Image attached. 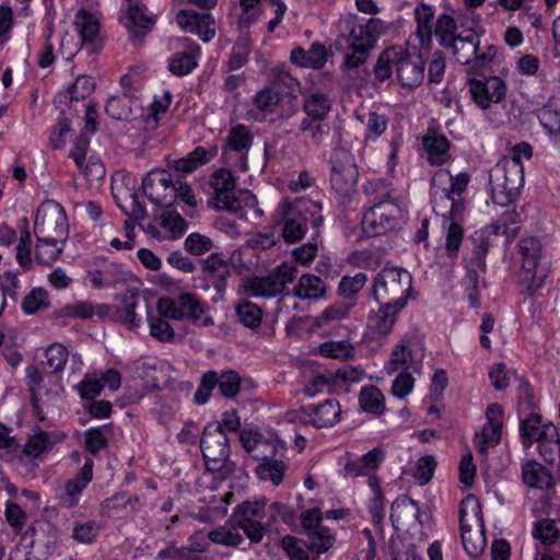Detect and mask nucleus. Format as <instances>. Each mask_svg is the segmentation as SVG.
<instances>
[{
  "label": "nucleus",
  "mask_w": 560,
  "mask_h": 560,
  "mask_svg": "<svg viewBox=\"0 0 560 560\" xmlns=\"http://www.w3.org/2000/svg\"><path fill=\"white\" fill-rule=\"evenodd\" d=\"M296 520L293 506L280 501L270 502L265 495L237 503L231 514V522H235L250 544H260L270 530L277 528L279 521L296 530Z\"/></svg>",
  "instance_id": "1"
},
{
  "label": "nucleus",
  "mask_w": 560,
  "mask_h": 560,
  "mask_svg": "<svg viewBox=\"0 0 560 560\" xmlns=\"http://www.w3.org/2000/svg\"><path fill=\"white\" fill-rule=\"evenodd\" d=\"M385 458L384 451L381 446H376L362 456L354 459H348L343 469L346 476L358 478L368 476V486L371 490V497L368 502V510L372 516L375 529L381 534L383 540V517L385 509V492L382 488L380 478L374 471L381 466Z\"/></svg>",
  "instance_id": "2"
},
{
  "label": "nucleus",
  "mask_w": 560,
  "mask_h": 560,
  "mask_svg": "<svg viewBox=\"0 0 560 560\" xmlns=\"http://www.w3.org/2000/svg\"><path fill=\"white\" fill-rule=\"evenodd\" d=\"M323 202L312 199H295L282 205L281 236L287 244L300 242L311 228L312 240L320 234L324 224Z\"/></svg>",
  "instance_id": "3"
},
{
  "label": "nucleus",
  "mask_w": 560,
  "mask_h": 560,
  "mask_svg": "<svg viewBox=\"0 0 560 560\" xmlns=\"http://www.w3.org/2000/svg\"><path fill=\"white\" fill-rule=\"evenodd\" d=\"M448 48H452L456 60L466 67V75H485L498 55L494 45L481 46L479 34L474 30L459 34Z\"/></svg>",
  "instance_id": "4"
},
{
  "label": "nucleus",
  "mask_w": 560,
  "mask_h": 560,
  "mask_svg": "<svg viewBox=\"0 0 560 560\" xmlns=\"http://www.w3.org/2000/svg\"><path fill=\"white\" fill-rule=\"evenodd\" d=\"M219 428L217 423L205 425L200 448L207 470L215 474L218 478L225 479L233 472L234 464L230 459V440Z\"/></svg>",
  "instance_id": "5"
},
{
  "label": "nucleus",
  "mask_w": 560,
  "mask_h": 560,
  "mask_svg": "<svg viewBox=\"0 0 560 560\" xmlns=\"http://www.w3.org/2000/svg\"><path fill=\"white\" fill-rule=\"evenodd\" d=\"M363 192L368 200L363 207L359 241L385 234V179H368Z\"/></svg>",
  "instance_id": "6"
},
{
  "label": "nucleus",
  "mask_w": 560,
  "mask_h": 560,
  "mask_svg": "<svg viewBox=\"0 0 560 560\" xmlns=\"http://www.w3.org/2000/svg\"><path fill=\"white\" fill-rule=\"evenodd\" d=\"M523 183V165L509 160L498 162L489 172V185L494 203L509 206Z\"/></svg>",
  "instance_id": "7"
},
{
  "label": "nucleus",
  "mask_w": 560,
  "mask_h": 560,
  "mask_svg": "<svg viewBox=\"0 0 560 560\" xmlns=\"http://www.w3.org/2000/svg\"><path fill=\"white\" fill-rule=\"evenodd\" d=\"M424 68L425 63L419 54L409 52L401 46L387 47V78L395 71L401 86H419L424 79Z\"/></svg>",
  "instance_id": "8"
},
{
  "label": "nucleus",
  "mask_w": 560,
  "mask_h": 560,
  "mask_svg": "<svg viewBox=\"0 0 560 560\" xmlns=\"http://www.w3.org/2000/svg\"><path fill=\"white\" fill-rule=\"evenodd\" d=\"M254 142V136L249 127L236 124L231 127L222 148L221 161L234 172L248 171V153Z\"/></svg>",
  "instance_id": "9"
},
{
  "label": "nucleus",
  "mask_w": 560,
  "mask_h": 560,
  "mask_svg": "<svg viewBox=\"0 0 560 560\" xmlns=\"http://www.w3.org/2000/svg\"><path fill=\"white\" fill-rule=\"evenodd\" d=\"M364 377V371L361 368L343 364L335 372L325 371L314 375L305 387V393L313 397L320 392H349L352 384L360 383Z\"/></svg>",
  "instance_id": "10"
},
{
  "label": "nucleus",
  "mask_w": 560,
  "mask_h": 560,
  "mask_svg": "<svg viewBox=\"0 0 560 560\" xmlns=\"http://www.w3.org/2000/svg\"><path fill=\"white\" fill-rule=\"evenodd\" d=\"M122 1L128 2V4L126 9L120 10L119 22L127 30L132 44L136 45L141 43L153 30L156 18L139 0Z\"/></svg>",
  "instance_id": "11"
},
{
  "label": "nucleus",
  "mask_w": 560,
  "mask_h": 560,
  "mask_svg": "<svg viewBox=\"0 0 560 560\" xmlns=\"http://www.w3.org/2000/svg\"><path fill=\"white\" fill-rule=\"evenodd\" d=\"M518 252L522 259V283L530 294L540 289L545 282L546 273L537 271L541 258V244L536 237H527L518 243Z\"/></svg>",
  "instance_id": "12"
},
{
  "label": "nucleus",
  "mask_w": 560,
  "mask_h": 560,
  "mask_svg": "<svg viewBox=\"0 0 560 560\" xmlns=\"http://www.w3.org/2000/svg\"><path fill=\"white\" fill-rule=\"evenodd\" d=\"M47 228H51L58 237L67 242L69 237L68 215L65 207L54 199H45L40 202L35 213L34 234H45Z\"/></svg>",
  "instance_id": "13"
},
{
  "label": "nucleus",
  "mask_w": 560,
  "mask_h": 560,
  "mask_svg": "<svg viewBox=\"0 0 560 560\" xmlns=\"http://www.w3.org/2000/svg\"><path fill=\"white\" fill-rule=\"evenodd\" d=\"M202 271L200 284L195 287L208 290L213 287L218 294L222 295L226 291L228 280L231 277V267L229 259L223 253H212L206 259L199 260Z\"/></svg>",
  "instance_id": "14"
},
{
  "label": "nucleus",
  "mask_w": 560,
  "mask_h": 560,
  "mask_svg": "<svg viewBox=\"0 0 560 560\" xmlns=\"http://www.w3.org/2000/svg\"><path fill=\"white\" fill-rule=\"evenodd\" d=\"M447 177V171L440 170L434 174L431 180V203L435 214L448 218L453 221L464 211L463 198L453 197L446 187H441L439 184H444Z\"/></svg>",
  "instance_id": "15"
},
{
  "label": "nucleus",
  "mask_w": 560,
  "mask_h": 560,
  "mask_svg": "<svg viewBox=\"0 0 560 560\" xmlns=\"http://www.w3.org/2000/svg\"><path fill=\"white\" fill-rule=\"evenodd\" d=\"M478 75H467L471 100L481 108L487 109L492 103H499L506 95V84L499 77L480 80Z\"/></svg>",
  "instance_id": "16"
},
{
  "label": "nucleus",
  "mask_w": 560,
  "mask_h": 560,
  "mask_svg": "<svg viewBox=\"0 0 560 560\" xmlns=\"http://www.w3.org/2000/svg\"><path fill=\"white\" fill-rule=\"evenodd\" d=\"M411 292V275L406 269L387 266V294L392 298L387 303V313L393 310L390 325L395 322V315L407 305Z\"/></svg>",
  "instance_id": "17"
},
{
  "label": "nucleus",
  "mask_w": 560,
  "mask_h": 560,
  "mask_svg": "<svg viewBox=\"0 0 560 560\" xmlns=\"http://www.w3.org/2000/svg\"><path fill=\"white\" fill-rule=\"evenodd\" d=\"M88 279L94 289H109L125 283L128 280V272L122 264L97 258L94 267L88 271Z\"/></svg>",
  "instance_id": "18"
},
{
  "label": "nucleus",
  "mask_w": 560,
  "mask_h": 560,
  "mask_svg": "<svg viewBox=\"0 0 560 560\" xmlns=\"http://www.w3.org/2000/svg\"><path fill=\"white\" fill-rule=\"evenodd\" d=\"M384 27L383 22L369 19L365 24H353L348 35L349 47L353 52L368 56L377 40L378 34Z\"/></svg>",
  "instance_id": "19"
},
{
  "label": "nucleus",
  "mask_w": 560,
  "mask_h": 560,
  "mask_svg": "<svg viewBox=\"0 0 560 560\" xmlns=\"http://www.w3.org/2000/svg\"><path fill=\"white\" fill-rule=\"evenodd\" d=\"M177 21L186 32L197 35L205 43L215 36V20L211 13L183 9L177 13Z\"/></svg>",
  "instance_id": "20"
},
{
  "label": "nucleus",
  "mask_w": 560,
  "mask_h": 560,
  "mask_svg": "<svg viewBox=\"0 0 560 560\" xmlns=\"http://www.w3.org/2000/svg\"><path fill=\"white\" fill-rule=\"evenodd\" d=\"M231 167H220L210 177V187L213 189V198L218 207L230 211L234 210L235 202L236 177Z\"/></svg>",
  "instance_id": "21"
},
{
  "label": "nucleus",
  "mask_w": 560,
  "mask_h": 560,
  "mask_svg": "<svg viewBox=\"0 0 560 560\" xmlns=\"http://www.w3.org/2000/svg\"><path fill=\"white\" fill-rule=\"evenodd\" d=\"M488 423L483 425L481 433L476 434L475 444L480 454L486 455L489 446L499 444L502 432L503 410L498 404H492L487 408Z\"/></svg>",
  "instance_id": "22"
},
{
  "label": "nucleus",
  "mask_w": 560,
  "mask_h": 560,
  "mask_svg": "<svg viewBox=\"0 0 560 560\" xmlns=\"http://www.w3.org/2000/svg\"><path fill=\"white\" fill-rule=\"evenodd\" d=\"M301 410L316 428L334 427L341 415L339 401L331 397L318 404L304 405Z\"/></svg>",
  "instance_id": "23"
},
{
  "label": "nucleus",
  "mask_w": 560,
  "mask_h": 560,
  "mask_svg": "<svg viewBox=\"0 0 560 560\" xmlns=\"http://www.w3.org/2000/svg\"><path fill=\"white\" fill-rule=\"evenodd\" d=\"M358 182V170L354 164L341 161L331 162L330 184L332 189L346 201H351L352 194H355Z\"/></svg>",
  "instance_id": "24"
},
{
  "label": "nucleus",
  "mask_w": 560,
  "mask_h": 560,
  "mask_svg": "<svg viewBox=\"0 0 560 560\" xmlns=\"http://www.w3.org/2000/svg\"><path fill=\"white\" fill-rule=\"evenodd\" d=\"M244 290L249 298L270 299L281 295L279 303L291 298L289 292H282L281 284L277 282L271 272L267 276L253 277L246 280L244 283Z\"/></svg>",
  "instance_id": "25"
},
{
  "label": "nucleus",
  "mask_w": 560,
  "mask_h": 560,
  "mask_svg": "<svg viewBox=\"0 0 560 560\" xmlns=\"http://www.w3.org/2000/svg\"><path fill=\"white\" fill-rule=\"evenodd\" d=\"M419 518L417 502L407 495L397 498L390 506V521L396 530L408 529Z\"/></svg>",
  "instance_id": "26"
},
{
  "label": "nucleus",
  "mask_w": 560,
  "mask_h": 560,
  "mask_svg": "<svg viewBox=\"0 0 560 560\" xmlns=\"http://www.w3.org/2000/svg\"><path fill=\"white\" fill-rule=\"evenodd\" d=\"M422 144L431 165H442L450 159V141L434 128H428Z\"/></svg>",
  "instance_id": "27"
},
{
  "label": "nucleus",
  "mask_w": 560,
  "mask_h": 560,
  "mask_svg": "<svg viewBox=\"0 0 560 560\" xmlns=\"http://www.w3.org/2000/svg\"><path fill=\"white\" fill-rule=\"evenodd\" d=\"M113 433V422L90 427L83 432V446L90 457H97L102 451L108 447Z\"/></svg>",
  "instance_id": "28"
},
{
  "label": "nucleus",
  "mask_w": 560,
  "mask_h": 560,
  "mask_svg": "<svg viewBox=\"0 0 560 560\" xmlns=\"http://www.w3.org/2000/svg\"><path fill=\"white\" fill-rule=\"evenodd\" d=\"M58 442L59 440L56 439L55 432L45 431L38 425H35L22 452L28 457L39 458L42 455L49 453Z\"/></svg>",
  "instance_id": "29"
},
{
  "label": "nucleus",
  "mask_w": 560,
  "mask_h": 560,
  "mask_svg": "<svg viewBox=\"0 0 560 560\" xmlns=\"http://www.w3.org/2000/svg\"><path fill=\"white\" fill-rule=\"evenodd\" d=\"M35 260L39 265H51L56 261L63 252L66 242L62 238L55 236H48L45 234L35 235Z\"/></svg>",
  "instance_id": "30"
},
{
  "label": "nucleus",
  "mask_w": 560,
  "mask_h": 560,
  "mask_svg": "<svg viewBox=\"0 0 560 560\" xmlns=\"http://www.w3.org/2000/svg\"><path fill=\"white\" fill-rule=\"evenodd\" d=\"M539 455L548 464L560 463V438L558 429L552 423H546L537 438Z\"/></svg>",
  "instance_id": "31"
},
{
  "label": "nucleus",
  "mask_w": 560,
  "mask_h": 560,
  "mask_svg": "<svg viewBox=\"0 0 560 560\" xmlns=\"http://www.w3.org/2000/svg\"><path fill=\"white\" fill-rule=\"evenodd\" d=\"M200 46L195 44L187 50L177 51L168 58V70L176 77H185L198 67Z\"/></svg>",
  "instance_id": "32"
},
{
  "label": "nucleus",
  "mask_w": 560,
  "mask_h": 560,
  "mask_svg": "<svg viewBox=\"0 0 560 560\" xmlns=\"http://www.w3.org/2000/svg\"><path fill=\"white\" fill-rule=\"evenodd\" d=\"M303 98V113L305 117L316 118L318 120H326L331 107V97L324 92H310L302 94Z\"/></svg>",
  "instance_id": "33"
},
{
  "label": "nucleus",
  "mask_w": 560,
  "mask_h": 560,
  "mask_svg": "<svg viewBox=\"0 0 560 560\" xmlns=\"http://www.w3.org/2000/svg\"><path fill=\"white\" fill-rule=\"evenodd\" d=\"M522 477L530 488L549 489L553 486L552 475L536 460H528L522 466Z\"/></svg>",
  "instance_id": "34"
},
{
  "label": "nucleus",
  "mask_w": 560,
  "mask_h": 560,
  "mask_svg": "<svg viewBox=\"0 0 560 560\" xmlns=\"http://www.w3.org/2000/svg\"><path fill=\"white\" fill-rule=\"evenodd\" d=\"M18 229L20 240L16 245L15 259L22 269L30 270L32 268V234L27 217L19 219Z\"/></svg>",
  "instance_id": "35"
},
{
  "label": "nucleus",
  "mask_w": 560,
  "mask_h": 560,
  "mask_svg": "<svg viewBox=\"0 0 560 560\" xmlns=\"http://www.w3.org/2000/svg\"><path fill=\"white\" fill-rule=\"evenodd\" d=\"M326 292L325 282L315 275L305 273L300 277L299 282L293 288L292 296L302 300H318L324 296Z\"/></svg>",
  "instance_id": "36"
},
{
  "label": "nucleus",
  "mask_w": 560,
  "mask_h": 560,
  "mask_svg": "<svg viewBox=\"0 0 560 560\" xmlns=\"http://www.w3.org/2000/svg\"><path fill=\"white\" fill-rule=\"evenodd\" d=\"M240 530V527L235 526V522H231L230 516L224 526H219L208 533V539L217 545L240 548L245 541Z\"/></svg>",
  "instance_id": "37"
},
{
  "label": "nucleus",
  "mask_w": 560,
  "mask_h": 560,
  "mask_svg": "<svg viewBox=\"0 0 560 560\" xmlns=\"http://www.w3.org/2000/svg\"><path fill=\"white\" fill-rule=\"evenodd\" d=\"M470 500H475V498L472 495L467 497L466 500L462 501L460 505H464L466 502H469ZM465 515V509L460 506L459 523L463 547L469 556L477 557L483 550L486 546V540L485 538L481 537L480 534H475V539H471V530L470 527L466 524Z\"/></svg>",
  "instance_id": "38"
},
{
  "label": "nucleus",
  "mask_w": 560,
  "mask_h": 560,
  "mask_svg": "<svg viewBox=\"0 0 560 560\" xmlns=\"http://www.w3.org/2000/svg\"><path fill=\"white\" fill-rule=\"evenodd\" d=\"M353 307L354 302H347L343 300L336 301L326 307L319 315L313 317L312 328L317 329L326 324L347 318Z\"/></svg>",
  "instance_id": "39"
},
{
  "label": "nucleus",
  "mask_w": 560,
  "mask_h": 560,
  "mask_svg": "<svg viewBox=\"0 0 560 560\" xmlns=\"http://www.w3.org/2000/svg\"><path fill=\"white\" fill-rule=\"evenodd\" d=\"M74 24L79 30V36L82 43L93 44L101 30V23L98 19L85 9H80L75 13Z\"/></svg>",
  "instance_id": "40"
},
{
  "label": "nucleus",
  "mask_w": 560,
  "mask_h": 560,
  "mask_svg": "<svg viewBox=\"0 0 560 560\" xmlns=\"http://www.w3.org/2000/svg\"><path fill=\"white\" fill-rule=\"evenodd\" d=\"M417 21V32L422 47H429L432 42V20L434 18V10L425 3H421L415 9Z\"/></svg>",
  "instance_id": "41"
},
{
  "label": "nucleus",
  "mask_w": 560,
  "mask_h": 560,
  "mask_svg": "<svg viewBox=\"0 0 560 560\" xmlns=\"http://www.w3.org/2000/svg\"><path fill=\"white\" fill-rule=\"evenodd\" d=\"M50 306L48 291L43 287H34L22 299L21 310L24 315H34L39 311L47 310Z\"/></svg>",
  "instance_id": "42"
},
{
  "label": "nucleus",
  "mask_w": 560,
  "mask_h": 560,
  "mask_svg": "<svg viewBox=\"0 0 560 560\" xmlns=\"http://www.w3.org/2000/svg\"><path fill=\"white\" fill-rule=\"evenodd\" d=\"M306 537L307 549L317 556L326 553L336 541L331 529L324 525L306 534Z\"/></svg>",
  "instance_id": "43"
},
{
  "label": "nucleus",
  "mask_w": 560,
  "mask_h": 560,
  "mask_svg": "<svg viewBox=\"0 0 560 560\" xmlns=\"http://www.w3.org/2000/svg\"><path fill=\"white\" fill-rule=\"evenodd\" d=\"M299 130L312 144L319 145L329 135L330 128L326 120L304 117L300 122Z\"/></svg>",
  "instance_id": "44"
},
{
  "label": "nucleus",
  "mask_w": 560,
  "mask_h": 560,
  "mask_svg": "<svg viewBox=\"0 0 560 560\" xmlns=\"http://www.w3.org/2000/svg\"><path fill=\"white\" fill-rule=\"evenodd\" d=\"M217 388L220 395L229 400L235 399L241 392L242 377L235 370L217 371Z\"/></svg>",
  "instance_id": "45"
},
{
  "label": "nucleus",
  "mask_w": 560,
  "mask_h": 560,
  "mask_svg": "<svg viewBox=\"0 0 560 560\" xmlns=\"http://www.w3.org/2000/svg\"><path fill=\"white\" fill-rule=\"evenodd\" d=\"M377 288H385V268L380 269L374 280L373 289L370 292L369 299L373 300L377 304V311L370 310L368 319L377 326L378 330L382 331L385 327V303L381 302L377 294Z\"/></svg>",
  "instance_id": "46"
},
{
  "label": "nucleus",
  "mask_w": 560,
  "mask_h": 560,
  "mask_svg": "<svg viewBox=\"0 0 560 560\" xmlns=\"http://www.w3.org/2000/svg\"><path fill=\"white\" fill-rule=\"evenodd\" d=\"M156 207L163 208L161 213V226L170 230L173 234L182 235L186 232L188 223L177 212L173 205V200H166L165 205H158Z\"/></svg>",
  "instance_id": "47"
},
{
  "label": "nucleus",
  "mask_w": 560,
  "mask_h": 560,
  "mask_svg": "<svg viewBox=\"0 0 560 560\" xmlns=\"http://www.w3.org/2000/svg\"><path fill=\"white\" fill-rule=\"evenodd\" d=\"M368 281V276L364 272H358L355 276H343L339 281L337 293L343 301L354 302Z\"/></svg>",
  "instance_id": "48"
},
{
  "label": "nucleus",
  "mask_w": 560,
  "mask_h": 560,
  "mask_svg": "<svg viewBox=\"0 0 560 560\" xmlns=\"http://www.w3.org/2000/svg\"><path fill=\"white\" fill-rule=\"evenodd\" d=\"M546 424H541V417L538 413L529 412V415L520 421V435L525 447H530L537 442L541 430Z\"/></svg>",
  "instance_id": "49"
},
{
  "label": "nucleus",
  "mask_w": 560,
  "mask_h": 560,
  "mask_svg": "<svg viewBox=\"0 0 560 560\" xmlns=\"http://www.w3.org/2000/svg\"><path fill=\"white\" fill-rule=\"evenodd\" d=\"M383 401L384 396L377 387L366 385L361 388L359 394V404L363 411L380 415L385 408Z\"/></svg>",
  "instance_id": "50"
},
{
  "label": "nucleus",
  "mask_w": 560,
  "mask_h": 560,
  "mask_svg": "<svg viewBox=\"0 0 560 560\" xmlns=\"http://www.w3.org/2000/svg\"><path fill=\"white\" fill-rule=\"evenodd\" d=\"M235 314L240 323L249 329H257L262 322L261 308L253 302L243 301L235 307Z\"/></svg>",
  "instance_id": "51"
},
{
  "label": "nucleus",
  "mask_w": 560,
  "mask_h": 560,
  "mask_svg": "<svg viewBox=\"0 0 560 560\" xmlns=\"http://www.w3.org/2000/svg\"><path fill=\"white\" fill-rule=\"evenodd\" d=\"M288 466L280 460L260 462L256 467V474L261 480H269L273 486H279L284 478Z\"/></svg>",
  "instance_id": "52"
},
{
  "label": "nucleus",
  "mask_w": 560,
  "mask_h": 560,
  "mask_svg": "<svg viewBox=\"0 0 560 560\" xmlns=\"http://www.w3.org/2000/svg\"><path fill=\"white\" fill-rule=\"evenodd\" d=\"M69 352L68 349L61 343H51L45 350L46 361L43 362L44 369L49 373H59L63 371Z\"/></svg>",
  "instance_id": "53"
},
{
  "label": "nucleus",
  "mask_w": 560,
  "mask_h": 560,
  "mask_svg": "<svg viewBox=\"0 0 560 560\" xmlns=\"http://www.w3.org/2000/svg\"><path fill=\"white\" fill-rule=\"evenodd\" d=\"M124 306L116 312V318L129 330L139 328L141 325V317L136 313L138 299L135 294L125 296L122 300Z\"/></svg>",
  "instance_id": "54"
},
{
  "label": "nucleus",
  "mask_w": 560,
  "mask_h": 560,
  "mask_svg": "<svg viewBox=\"0 0 560 560\" xmlns=\"http://www.w3.org/2000/svg\"><path fill=\"white\" fill-rule=\"evenodd\" d=\"M318 353L325 358L347 361L353 357L354 348L347 340H329L319 345Z\"/></svg>",
  "instance_id": "55"
},
{
  "label": "nucleus",
  "mask_w": 560,
  "mask_h": 560,
  "mask_svg": "<svg viewBox=\"0 0 560 560\" xmlns=\"http://www.w3.org/2000/svg\"><path fill=\"white\" fill-rule=\"evenodd\" d=\"M533 535L536 539L541 541V547L558 546L560 548L559 529L556 526V522L549 518L538 521L535 524Z\"/></svg>",
  "instance_id": "56"
},
{
  "label": "nucleus",
  "mask_w": 560,
  "mask_h": 560,
  "mask_svg": "<svg viewBox=\"0 0 560 560\" xmlns=\"http://www.w3.org/2000/svg\"><path fill=\"white\" fill-rule=\"evenodd\" d=\"M541 126L551 136L560 133V106L549 101L537 113Z\"/></svg>",
  "instance_id": "57"
},
{
  "label": "nucleus",
  "mask_w": 560,
  "mask_h": 560,
  "mask_svg": "<svg viewBox=\"0 0 560 560\" xmlns=\"http://www.w3.org/2000/svg\"><path fill=\"white\" fill-rule=\"evenodd\" d=\"M284 93L281 89L265 88L254 96V105L264 112H273L283 101Z\"/></svg>",
  "instance_id": "58"
},
{
  "label": "nucleus",
  "mask_w": 560,
  "mask_h": 560,
  "mask_svg": "<svg viewBox=\"0 0 560 560\" xmlns=\"http://www.w3.org/2000/svg\"><path fill=\"white\" fill-rule=\"evenodd\" d=\"M75 389L82 401L88 402L95 399L103 392V382H101L96 372L85 373Z\"/></svg>",
  "instance_id": "59"
},
{
  "label": "nucleus",
  "mask_w": 560,
  "mask_h": 560,
  "mask_svg": "<svg viewBox=\"0 0 560 560\" xmlns=\"http://www.w3.org/2000/svg\"><path fill=\"white\" fill-rule=\"evenodd\" d=\"M95 90V81L92 77L83 74L77 77L74 82L69 85L63 97L69 100V102L73 101H83L88 96H90Z\"/></svg>",
  "instance_id": "60"
},
{
  "label": "nucleus",
  "mask_w": 560,
  "mask_h": 560,
  "mask_svg": "<svg viewBox=\"0 0 560 560\" xmlns=\"http://www.w3.org/2000/svg\"><path fill=\"white\" fill-rule=\"evenodd\" d=\"M131 103L132 98L126 94L122 96H110L106 102L105 112L113 119L130 120Z\"/></svg>",
  "instance_id": "61"
},
{
  "label": "nucleus",
  "mask_w": 560,
  "mask_h": 560,
  "mask_svg": "<svg viewBox=\"0 0 560 560\" xmlns=\"http://www.w3.org/2000/svg\"><path fill=\"white\" fill-rule=\"evenodd\" d=\"M217 371L208 370L201 374L199 385L194 394V402L198 406L208 404L217 388Z\"/></svg>",
  "instance_id": "62"
},
{
  "label": "nucleus",
  "mask_w": 560,
  "mask_h": 560,
  "mask_svg": "<svg viewBox=\"0 0 560 560\" xmlns=\"http://www.w3.org/2000/svg\"><path fill=\"white\" fill-rule=\"evenodd\" d=\"M456 30L457 24L452 15H440L434 30V34L439 38L440 45L448 48L450 44L458 36L456 35Z\"/></svg>",
  "instance_id": "63"
},
{
  "label": "nucleus",
  "mask_w": 560,
  "mask_h": 560,
  "mask_svg": "<svg viewBox=\"0 0 560 560\" xmlns=\"http://www.w3.org/2000/svg\"><path fill=\"white\" fill-rule=\"evenodd\" d=\"M281 548L289 560H310L306 541L295 536L284 535L281 538Z\"/></svg>",
  "instance_id": "64"
}]
</instances>
